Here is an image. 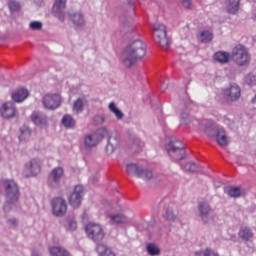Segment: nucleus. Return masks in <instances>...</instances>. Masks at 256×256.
I'll return each mask as SVG.
<instances>
[{
    "mask_svg": "<svg viewBox=\"0 0 256 256\" xmlns=\"http://www.w3.org/2000/svg\"><path fill=\"white\" fill-rule=\"evenodd\" d=\"M147 55V45L141 40L130 42L122 51V63L127 69H131L135 63L141 61Z\"/></svg>",
    "mask_w": 256,
    "mask_h": 256,
    "instance_id": "f257e3e1",
    "label": "nucleus"
},
{
    "mask_svg": "<svg viewBox=\"0 0 256 256\" xmlns=\"http://www.w3.org/2000/svg\"><path fill=\"white\" fill-rule=\"evenodd\" d=\"M126 172L128 175L139 177L140 179H144V181H152L155 185L165 179L163 176H155L151 169L145 168L143 165L137 163L127 164Z\"/></svg>",
    "mask_w": 256,
    "mask_h": 256,
    "instance_id": "f03ea898",
    "label": "nucleus"
},
{
    "mask_svg": "<svg viewBox=\"0 0 256 256\" xmlns=\"http://www.w3.org/2000/svg\"><path fill=\"white\" fill-rule=\"evenodd\" d=\"M165 149L168 157L173 161H183V159H185V155H187L183 142L175 136L166 137Z\"/></svg>",
    "mask_w": 256,
    "mask_h": 256,
    "instance_id": "7ed1b4c3",
    "label": "nucleus"
},
{
    "mask_svg": "<svg viewBox=\"0 0 256 256\" xmlns=\"http://www.w3.org/2000/svg\"><path fill=\"white\" fill-rule=\"evenodd\" d=\"M6 203L4 211H11V205L19 201V186L13 180L4 181Z\"/></svg>",
    "mask_w": 256,
    "mask_h": 256,
    "instance_id": "20e7f679",
    "label": "nucleus"
},
{
    "mask_svg": "<svg viewBox=\"0 0 256 256\" xmlns=\"http://www.w3.org/2000/svg\"><path fill=\"white\" fill-rule=\"evenodd\" d=\"M232 61L239 65V67H247L251 62V56H249V52L247 49L243 47V45H237L232 50Z\"/></svg>",
    "mask_w": 256,
    "mask_h": 256,
    "instance_id": "39448f33",
    "label": "nucleus"
},
{
    "mask_svg": "<svg viewBox=\"0 0 256 256\" xmlns=\"http://www.w3.org/2000/svg\"><path fill=\"white\" fill-rule=\"evenodd\" d=\"M153 35L164 50L169 48V38H167V28L163 24H154L153 25Z\"/></svg>",
    "mask_w": 256,
    "mask_h": 256,
    "instance_id": "423d86ee",
    "label": "nucleus"
},
{
    "mask_svg": "<svg viewBox=\"0 0 256 256\" xmlns=\"http://www.w3.org/2000/svg\"><path fill=\"white\" fill-rule=\"evenodd\" d=\"M107 135V128L98 129L93 134H87L84 136V147L86 149H93V147H97L99 141H103Z\"/></svg>",
    "mask_w": 256,
    "mask_h": 256,
    "instance_id": "0eeeda50",
    "label": "nucleus"
},
{
    "mask_svg": "<svg viewBox=\"0 0 256 256\" xmlns=\"http://www.w3.org/2000/svg\"><path fill=\"white\" fill-rule=\"evenodd\" d=\"M65 175V169L61 166H57L53 168L48 174L47 183L48 186L52 189H57L59 185H61V179H63Z\"/></svg>",
    "mask_w": 256,
    "mask_h": 256,
    "instance_id": "6e6552de",
    "label": "nucleus"
},
{
    "mask_svg": "<svg viewBox=\"0 0 256 256\" xmlns=\"http://www.w3.org/2000/svg\"><path fill=\"white\" fill-rule=\"evenodd\" d=\"M39 173H41V160L37 158H33L28 161L22 172L23 177H26V179H29V177H37Z\"/></svg>",
    "mask_w": 256,
    "mask_h": 256,
    "instance_id": "1a4fd4ad",
    "label": "nucleus"
},
{
    "mask_svg": "<svg viewBox=\"0 0 256 256\" xmlns=\"http://www.w3.org/2000/svg\"><path fill=\"white\" fill-rule=\"evenodd\" d=\"M86 233L89 239L95 243H99L102 239H105V231H103V227L96 223H89L86 226Z\"/></svg>",
    "mask_w": 256,
    "mask_h": 256,
    "instance_id": "9d476101",
    "label": "nucleus"
},
{
    "mask_svg": "<svg viewBox=\"0 0 256 256\" xmlns=\"http://www.w3.org/2000/svg\"><path fill=\"white\" fill-rule=\"evenodd\" d=\"M143 147H145V142H143L139 136L132 135L128 139L126 151L132 155H137V153H141L143 151Z\"/></svg>",
    "mask_w": 256,
    "mask_h": 256,
    "instance_id": "9b49d317",
    "label": "nucleus"
},
{
    "mask_svg": "<svg viewBox=\"0 0 256 256\" xmlns=\"http://www.w3.org/2000/svg\"><path fill=\"white\" fill-rule=\"evenodd\" d=\"M42 103L44 109H48L49 111H55L58 107L61 106V95L59 94H46L42 98Z\"/></svg>",
    "mask_w": 256,
    "mask_h": 256,
    "instance_id": "f8f14e48",
    "label": "nucleus"
},
{
    "mask_svg": "<svg viewBox=\"0 0 256 256\" xmlns=\"http://www.w3.org/2000/svg\"><path fill=\"white\" fill-rule=\"evenodd\" d=\"M223 95L228 103L238 101L241 97V87L235 83L230 84V86L223 91Z\"/></svg>",
    "mask_w": 256,
    "mask_h": 256,
    "instance_id": "ddd939ff",
    "label": "nucleus"
},
{
    "mask_svg": "<svg viewBox=\"0 0 256 256\" xmlns=\"http://www.w3.org/2000/svg\"><path fill=\"white\" fill-rule=\"evenodd\" d=\"M30 119L36 127H39L40 129H47L49 127V117L46 116L45 113L40 111H34L32 112Z\"/></svg>",
    "mask_w": 256,
    "mask_h": 256,
    "instance_id": "4468645a",
    "label": "nucleus"
},
{
    "mask_svg": "<svg viewBox=\"0 0 256 256\" xmlns=\"http://www.w3.org/2000/svg\"><path fill=\"white\" fill-rule=\"evenodd\" d=\"M52 211L55 217H63L67 213V202L63 198H54L52 200Z\"/></svg>",
    "mask_w": 256,
    "mask_h": 256,
    "instance_id": "2eb2a0df",
    "label": "nucleus"
},
{
    "mask_svg": "<svg viewBox=\"0 0 256 256\" xmlns=\"http://www.w3.org/2000/svg\"><path fill=\"white\" fill-rule=\"evenodd\" d=\"M83 191V186L77 185L75 186L73 193L70 195L69 204L74 209H77V207L81 205V201H83Z\"/></svg>",
    "mask_w": 256,
    "mask_h": 256,
    "instance_id": "dca6fc26",
    "label": "nucleus"
},
{
    "mask_svg": "<svg viewBox=\"0 0 256 256\" xmlns=\"http://www.w3.org/2000/svg\"><path fill=\"white\" fill-rule=\"evenodd\" d=\"M65 7H67V0H55L52 11L60 21H65Z\"/></svg>",
    "mask_w": 256,
    "mask_h": 256,
    "instance_id": "f3484780",
    "label": "nucleus"
},
{
    "mask_svg": "<svg viewBox=\"0 0 256 256\" xmlns=\"http://www.w3.org/2000/svg\"><path fill=\"white\" fill-rule=\"evenodd\" d=\"M0 113L4 119H11L12 117H15L17 113V109L15 108V103L6 102L0 108Z\"/></svg>",
    "mask_w": 256,
    "mask_h": 256,
    "instance_id": "a211bd4d",
    "label": "nucleus"
},
{
    "mask_svg": "<svg viewBox=\"0 0 256 256\" xmlns=\"http://www.w3.org/2000/svg\"><path fill=\"white\" fill-rule=\"evenodd\" d=\"M199 212L203 223H209V221H213V209H211V206H209V204H200Z\"/></svg>",
    "mask_w": 256,
    "mask_h": 256,
    "instance_id": "6ab92c4d",
    "label": "nucleus"
},
{
    "mask_svg": "<svg viewBox=\"0 0 256 256\" xmlns=\"http://www.w3.org/2000/svg\"><path fill=\"white\" fill-rule=\"evenodd\" d=\"M120 140L117 134H111L108 138V144L106 146V153L108 155H113L115 149L119 148Z\"/></svg>",
    "mask_w": 256,
    "mask_h": 256,
    "instance_id": "aec40b11",
    "label": "nucleus"
},
{
    "mask_svg": "<svg viewBox=\"0 0 256 256\" xmlns=\"http://www.w3.org/2000/svg\"><path fill=\"white\" fill-rule=\"evenodd\" d=\"M69 19L76 27H84L85 25V15L81 11L70 13Z\"/></svg>",
    "mask_w": 256,
    "mask_h": 256,
    "instance_id": "412c9836",
    "label": "nucleus"
},
{
    "mask_svg": "<svg viewBox=\"0 0 256 256\" xmlns=\"http://www.w3.org/2000/svg\"><path fill=\"white\" fill-rule=\"evenodd\" d=\"M216 141L220 147H227L229 145V137H227V134L225 133V130L223 128H220L216 133Z\"/></svg>",
    "mask_w": 256,
    "mask_h": 256,
    "instance_id": "4be33fe9",
    "label": "nucleus"
},
{
    "mask_svg": "<svg viewBox=\"0 0 256 256\" xmlns=\"http://www.w3.org/2000/svg\"><path fill=\"white\" fill-rule=\"evenodd\" d=\"M29 97V91L27 89H19L15 93L12 94V99L16 103H23L26 98Z\"/></svg>",
    "mask_w": 256,
    "mask_h": 256,
    "instance_id": "5701e85b",
    "label": "nucleus"
},
{
    "mask_svg": "<svg viewBox=\"0 0 256 256\" xmlns=\"http://www.w3.org/2000/svg\"><path fill=\"white\" fill-rule=\"evenodd\" d=\"M108 219H110V223H117V224H125L129 223V219L127 216L123 214H108Z\"/></svg>",
    "mask_w": 256,
    "mask_h": 256,
    "instance_id": "b1692460",
    "label": "nucleus"
},
{
    "mask_svg": "<svg viewBox=\"0 0 256 256\" xmlns=\"http://www.w3.org/2000/svg\"><path fill=\"white\" fill-rule=\"evenodd\" d=\"M163 217L164 219H167V221H177V214H175L173 207L169 204L164 206Z\"/></svg>",
    "mask_w": 256,
    "mask_h": 256,
    "instance_id": "393cba45",
    "label": "nucleus"
},
{
    "mask_svg": "<svg viewBox=\"0 0 256 256\" xmlns=\"http://www.w3.org/2000/svg\"><path fill=\"white\" fill-rule=\"evenodd\" d=\"M241 0H227L226 1V9L228 13H232V15H235L237 11H239V3Z\"/></svg>",
    "mask_w": 256,
    "mask_h": 256,
    "instance_id": "a878e982",
    "label": "nucleus"
},
{
    "mask_svg": "<svg viewBox=\"0 0 256 256\" xmlns=\"http://www.w3.org/2000/svg\"><path fill=\"white\" fill-rule=\"evenodd\" d=\"M49 253L51 256H71L69 251H67L63 247L54 246L49 249Z\"/></svg>",
    "mask_w": 256,
    "mask_h": 256,
    "instance_id": "bb28decb",
    "label": "nucleus"
},
{
    "mask_svg": "<svg viewBox=\"0 0 256 256\" xmlns=\"http://www.w3.org/2000/svg\"><path fill=\"white\" fill-rule=\"evenodd\" d=\"M96 251L99 256H115V253H113V251L105 244H98Z\"/></svg>",
    "mask_w": 256,
    "mask_h": 256,
    "instance_id": "cd10ccee",
    "label": "nucleus"
},
{
    "mask_svg": "<svg viewBox=\"0 0 256 256\" xmlns=\"http://www.w3.org/2000/svg\"><path fill=\"white\" fill-rule=\"evenodd\" d=\"M202 170L203 168L195 162H188L184 165V171H187L188 173H199V171Z\"/></svg>",
    "mask_w": 256,
    "mask_h": 256,
    "instance_id": "c85d7f7f",
    "label": "nucleus"
},
{
    "mask_svg": "<svg viewBox=\"0 0 256 256\" xmlns=\"http://www.w3.org/2000/svg\"><path fill=\"white\" fill-rule=\"evenodd\" d=\"M108 108L111 111V113H113L115 115V117H116V119H118V121H121V119H123L125 117V114H123V112L120 109H118L115 102H111L109 104Z\"/></svg>",
    "mask_w": 256,
    "mask_h": 256,
    "instance_id": "c756f323",
    "label": "nucleus"
},
{
    "mask_svg": "<svg viewBox=\"0 0 256 256\" xmlns=\"http://www.w3.org/2000/svg\"><path fill=\"white\" fill-rule=\"evenodd\" d=\"M214 60L218 63H229V53L219 51L214 54Z\"/></svg>",
    "mask_w": 256,
    "mask_h": 256,
    "instance_id": "7c9ffc66",
    "label": "nucleus"
},
{
    "mask_svg": "<svg viewBox=\"0 0 256 256\" xmlns=\"http://www.w3.org/2000/svg\"><path fill=\"white\" fill-rule=\"evenodd\" d=\"M62 124L64 127H66V129H73V127L76 125V122L73 116L67 114L62 118Z\"/></svg>",
    "mask_w": 256,
    "mask_h": 256,
    "instance_id": "2f4dec72",
    "label": "nucleus"
},
{
    "mask_svg": "<svg viewBox=\"0 0 256 256\" xmlns=\"http://www.w3.org/2000/svg\"><path fill=\"white\" fill-rule=\"evenodd\" d=\"M253 237V231L249 229V227H242L239 231V238L244 241H249Z\"/></svg>",
    "mask_w": 256,
    "mask_h": 256,
    "instance_id": "473e14b6",
    "label": "nucleus"
},
{
    "mask_svg": "<svg viewBox=\"0 0 256 256\" xmlns=\"http://www.w3.org/2000/svg\"><path fill=\"white\" fill-rule=\"evenodd\" d=\"M146 251H147L148 255H151V256L161 255V249L158 248V246L155 245L154 243L147 244Z\"/></svg>",
    "mask_w": 256,
    "mask_h": 256,
    "instance_id": "72a5a7b5",
    "label": "nucleus"
},
{
    "mask_svg": "<svg viewBox=\"0 0 256 256\" xmlns=\"http://www.w3.org/2000/svg\"><path fill=\"white\" fill-rule=\"evenodd\" d=\"M219 129H220L219 127H215V125L213 124H207L205 126L204 133H206L208 137H215Z\"/></svg>",
    "mask_w": 256,
    "mask_h": 256,
    "instance_id": "f704fd0d",
    "label": "nucleus"
},
{
    "mask_svg": "<svg viewBox=\"0 0 256 256\" xmlns=\"http://www.w3.org/2000/svg\"><path fill=\"white\" fill-rule=\"evenodd\" d=\"M84 109H85V103L83 102V99L78 98L73 104V111L79 114V113H83Z\"/></svg>",
    "mask_w": 256,
    "mask_h": 256,
    "instance_id": "c9c22d12",
    "label": "nucleus"
},
{
    "mask_svg": "<svg viewBox=\"0 0 256 256\" xmlns=\"http://www.w3.org/2000/svg\"><path fill=\"white\" fill-rule=\"evenodd\" d=\"M224 193H226V195H229V197H241V188H224Z\"/></svg>",
    "mask_w": 256,
    "mask_h": 256,
    "instance_id": "e433bc0d",
    "label": "nucleus"
},
{
    "mask_svg": "<svg viewBox=\"0 0 256 256\" xmlns=\"http://www.w3.org/2000/svg\"><path fill=\"white\" fill-rule=\"evenodd\" d=\"M200 41L202 43H209L210 41H213V33L209 32V31L201 32Z\"/></svg>",
    "mask_w": 256,
    "mask_h": 256,
    "instance_id": "4c0bfd02",
    "label": "nucleus"
},
{
    "mask_svg": "<svg viewBox=\"0 0 256 256\" xmlns=\"http://www.w3.org/2000/svg\"><path fill=\"white\" fill-rule=\"evenodd\" d=\"M66 224L68 226L69 231H77V221H75V218H66Z\"/></svg>",
    "mask_w": 256,
    "mask_h": 256,
    "instance_id": "58836bf2",
    "label": "nucleus"
},
{
    "mask_svg": "<svg viewBox=\"0 0 256 256\" xmlns=\"http://www.w3.org/2000/svg\"><path fill=\"white\" fill-rule=\"evenodd\" d=\"M29 29L31 31H41L43 29V22L41 21H31L29 24Z\"/></svg>",
    "mask_w": 256,
    "mask_h": 256,
    "instance_id": "ea45409f",
    "label": "nucleus"
},
{
    "mask_svg": "<svg viewBox=\"0 0 256 256\" xmlns=\"http://www.w3.org/2000/svg\"><path fill=\"white\" fill-rule=\"evenodd\" d=\"M8 7H9L10 11H12V12L20 11L21 3L17 2L16 0H9Z\"/></svg>",
    "mask_w": 256,
    "mask_h": 256,
    "instance_id": "a19ab883",
    "label": "nucleus"
},
{
    "mask_svg": "<svg viewBox=\"0 0 256 256\" xmlns=\"http://www.w3.org/2000/svg\"><path fill=\"white\" fill-rule=\"evenodd\" d=\"M31 137V130L29 128L21 129V134L19 136L20 141H25Z\"/></svg>",
    "mask_w": 256,
    "mask_h": 256,
    "instance_id": "79ce46f5",
    "label": "nucleus"
},
{
    "mask_svg": "<svg viewBox=\"0 0 256 256\" xmlns=\"http://www.w3.org/2000/svg\"><path fill=\"white\" fill-rule=\"evenodd\" d=\"M197 256H219L216 252L211 248H207L206 250L196 253Z\"/></svg>",
    "mask_w": 256,
    "mask_h": 256,
    "instance_id": "37998d69",
    "label": "nucleus"
},
{
    "mask_svg": "<svg viewBox=\"0 0 256 256\" xmlns=\"http://www.w3.org/2000/svg\"><path fill=\"white\" fill-rule=\"evenodd\" d=\"M247 85H255L256 76L254 74H248L245 78Z\"/></svg>",
    "mask_w": 256,
    "mask_h": 256,
    "instance_id": "c03bdc74",
    "label": "nucleus"
},
{
    "mask_svg": "<svg viewBox=\"0 0 256 256\" xmlns=\"http://www.w3.org/2000/svg\"><path fill=\"white\" fill-rule=\"evenodd\" d=\"M180 3L184 9H193V2L191 0H180Z\"/></svg>",
    "mask_w": 256,
    "mask_h": 256,
    "instance_id": "a18cd8bd",
    "label": "nucleus"
},
{
    "mask_svg": "<svg viewBox=\"0 0 256 256\" xmlns=\"http://www.w3.org/2000/svg\"><path fill=\"white\" fill-rule=\"evenodd\" d=\"M94 123L96 125H103L105 123V116L103 115H97L94 117Z\"/></svg>",
    "mask_w": 256,
    "mask_h": 256,
    "instance_id": "49530a36",
    "label": "nucleus"
},
{
    "mask_svg": "<svg viewBox=\"0 0 256 256\" xmlns=\"http://www.w3.org/2000/svg\"><path fill=\"white\" fill-rule=\"evenodd\" d=\"M127 33H133V28H130L128 26H123L122 29L120 30V34L122 35V37H125Z\"/></svg>",
    "mask_w": 256,
    "mask_h": 256,
    "instance_id": "de8ad7c7",
    "label": "nucleus"
},
{
    "mask_svg": "<svg viewBox=\"0 0 256 256\" xmlns=\"http://www.w3.org/2000/svg\"><path fill=\"white\" fill-rule=\"evenodd\" d=\"M181 120L184 121V123L187 125V123H189V113L182 112L181 113Z\"/></svg>",
    "mask_w": 256,
    "mask_h": 256,
    "instance_id": "09e8293b",
    "label": "nucleus"
},
{
    "mask_svg": "<svg viewBox=\"0 0 256 256\" xmlns=\"http://www.w3.org/2000/svg\"><path fill=\"white\" fill-rule=\"evenodd\" d=\"M18 223L19 222L15 218H11L7 221V224L9 225V227H17Z\"/></svg>",
    "mask_w": 256,
    "mask_h": 256,
    "instance_id": "8fccbe9b",
    "label": "nucleus"
},
{
    "mask_svg": "<svg viewBox=\"0 0 256 256\" xmlns=\"http://www.w3.org/2000/svg\"><path fill=\"white\" fill-rule=\"evenodd\" d=\"M92 183H97L99 181V177L98 176H94L91 179Z\"/></svg>",
    "mask_w": 256,
    "mask_h": 256,
    "instance_id": "3c124183",
    "label": "nucleus"
},
{
    "mask_svg": "<svg viewBox=\"0 0 256 256\" xmlns=\"http://www.w3.org/2000/svg\"><path fill=\"white\" fill-rule=\"evenodd\" d=\"M34 3H36V5H41V3H43V0H33Z\"/></svg>",
    "mask_w": 256,
    "mask_h": 256,
    "instance_id": "603ef678",
    "label": "nucleus"
},
{
    "mask_svg": "<svg viewBox=\"0 0 256 256\" xmlns=\"http://www.w3.org/2000/svg\"><path fill=\"white\" fill-rule=\"evenodd\" d=\"M32 256H39V253L38 252H33Z\"/></svg>",
    "mask_w": 256,
    "mask_h": 256,
    "instance_id": "864d4df0",
    "label": "nucleus"
},
{
    "mask_svg": "<svg viewBox=\"0 0 256 256\" xmlns=\"http://www.w3.org/2000/svg\"><path fill=\"white\" fill-rule=\"evenodd\" d=\"M252 103H256V94L255 97L252 99Z\"/></svg>",
    "mask_w": 256,
    "mask_h": 256,
    "instance_id": "5fc2aeb1",
    "label": "nucleus"
},
{
    "mask_svg": "<svg viewBox=\"0 0 256 256\" xmlns=\"http://www.w3.org/2000/svg\"><path fill=\"white\" fill-rule=\"evenodd\" d=\"M167 89V84H166V86L163 88V91H165Z\"/></svg>",
    "mask_w": 256,
    "mask_h": 256,
    "instance_id": "6e6d98bb",
    "label": "nucleus"
},
{
    "mask_svg": "<svg viewBox=\"0 0 256 256\" xmlns=\"http://www.w3.org/2000/svg\"><path fill=\"white\" fill-rule=\"evenodd\" d=\"M254 20L256 21V13L254 14Z\"/></svg>",
    "mask_w": 256,
    "mask_h": 256,
    "instance_id": "4d7b16f0",
    "label": "nucleus"
},
{
    "mask_svg": "<svg viewBox=\"0 0 256 256\" xmlns=\"http://www.w3.org/2000/svg\"><path fill=\"white\" fill-rule=\"evenodd\" d=\"M253 1V3H256V0H252Z\"/></svg>",
    "mask_w": 256,
    "mask_h": 256,
    "instance_id": "13d9d810",
    "label": "nucleus"
}]
</instances>
